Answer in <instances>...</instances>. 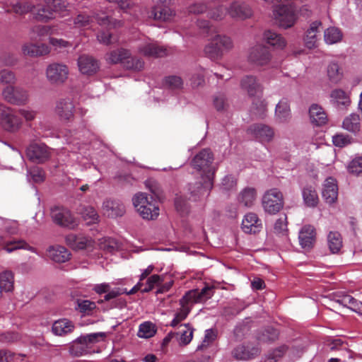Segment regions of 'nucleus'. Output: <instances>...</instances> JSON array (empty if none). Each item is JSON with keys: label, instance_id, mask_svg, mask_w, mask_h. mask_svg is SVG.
<instances>
[{"label": "nucleus", "instance_id": "obj_57", "mask_svg": "<svg viewBox=\"0 0 362 362\" xmlns=\"http://www.w3.org/2000/svg\"><path fill=\"white\" fill-rule=\"evenodd\" d=\"M28 175L35 183H42L45 180V173L40 167L34 166L28 170Z\"/></svg>", "mask_w": 362, "mask_h": 362}, {"label": "nucleus", "instance_id": "obj_26", "mask_svg": "<svg viewBox=\"0 0 362 362\" xmlns=\"http://www.w3.org/2000/svg\"><path fill=\"white\" fill-rule=\"evenodd\" d=\"M47 255L55 262L63 263L70 259L71 253L64 246L56 245L48 247Z\"/></svg>", "mask_w": 362, "mask_h": 362}, {"label": "nucleus", "instance_id": "obj_56", "mask_svg": "<svg viewBox=\"0 0 362 362\" xmlns=\"http://www.w3.org/2000/svg\"><path fill=\"white\" fill-rule=\"evenodd\" d=\"M330 96L339 105L347 106L351 103L348 95L341 89H335L332 90Z\"/></svg>", "mask_w": 362, "mask_h": 362}, {"label": "nucleus", "instance_id": "obj_2", "mask_svg": "<svg viewBox=\"0 0 362 362\" xmlns=\"http://www.w3.org/2000/svg\"><path fill=\"white\" fill-rule=\"evenodd\" d=\"M132 202L134 208L142 218L150 221L158 216V202L152 196L148 197L146 193L139 192L133 197Z\"/></svg>", "mask_w": 362, "mask_h": 362}, {"label": "nucleus", "instance_id": "obj_41", "mask_svg": "<svg viewBox=\"0 0 362 362\" xmlns=\"http://www.w3.org/2000/svg\"><path fill=\"white\" fill-rule=\"evenodd\" d=\"M305 204L308 207H315L318 203V196L315 188L310 185L303 187L302 191Z\"/></svg>", "mask_w": 362, "mask_h": 362}, {"label": "nucleus", "instance_id": "obj_37", "mask_svg": "<svg viewBox=\"0 0 362 362\" xmlns=\"http://www.w3.org/2000/svg\"><path fill=\"white\" fill-rule=\"evenodd\" d=\"M78 213L88 225L94 224L99 221V215L95 209L91 206H80Z\"/></svg>", "mask_w": 362, "mask_h": 362}, {"label": "nucleus", "instance_id": "obj_13", "mask_svg": "<svg viewBox=\"0 0 362 362\" xmlns=\"http://www.w3.org/2000/svg\"><path fill=\"white\" fill-rule=\"evenodd\" d=\"M274 16L280 27L291 28L296 21V15L293 9L288 6H278L274 10Z\"/></svg>", "mask_w": 362, "mask_h": 362}, {"label": "nucleus", "instance_id": "obj_7", "mask_svg": "<svg viewBox=\"0 0 362 362\" xmlns=\"http://www.w3.org/2000/svg\"><path fill=\"white\" fill-rule=\"evenodd\" d=\"M49 83L54 86H61L66 83L69 75V69L64 63L53 62L49 64L45 71Z\"/></svg>", "mask_w": 362, "mask_h": 362}, {"label": "nucleus", "instance_id": "obj_40", "mask_svg": "<svg viewBox=\"0 0 362 362\" xmlns=\"http://www.w3.org/2000/svg\"><path fill=\"white\" fill-rule=\"evenodd\" d=\"M327 75L329 82L336 84L341 80L343 71L338 63L332 62L327 66Z\"/></svg>", "mask_w": 362, "mask_h": 362}, {"label": "nucleus", "instance_id": "obj_24", "mask_svg": "<svg viewBox=\"0 0 362 362\" xmlns=\"http://www.w3.org/2000/svg\"><path fill=\"white\" fill-rule=\"evenodd\" d=\"M78 66L79 71L83 74L92 75L95 74L98 69L99 64L96 59L93 57L83 54L78 59Z\"/></svg>", "mask_w": 362, "mask_h": 362}, {"label": "nucleus", "instance_id": "obj_6", "mask_svg": "<svg viewBox=\"0 0 362 362\" xmlns=\"http://www.w3.org/2000/svg\"><path fill=\"white\" fill-rule=\"evenodd\" d=\"M214 155L209 148L202 149L192 159V167L199 170L203 171L206 177H214L216 168L212 165Z\"/></svg>", "mask_w": 362, "mask_h": 362}, {"label": "nucleus", "instance_id": "obj_38", "mask_svg": "<svg viewBox=\"0 0 362 362\" xmlns=\"http://www.w3.org/2000/svg\"><path fill=\"white\" fill-rule=\"evenodd\" d=\"M193 330V328L189 324L181 325L179 327V331L175 332V334L180 344L187 345L192 341Z\"/></svg>", "mask_w": 362, "mask_h": 362}, {"label": "nucleus", "instance_id": "obj_46", "mask_svg": "<svg viewBox=\"0 0 362 362\" xmlns=\"http://www.w3.org/2000/svg\"><path fill=\"white\" fill-rule=\"evenodd\" d=\"M99 248L107 253H114L120 248V244L114 238H104L99 240Z\"/></svg>", "mask_w": 362, "mask_h": 362}, {"label": "nucleus", "instance_id": "obj_64", "mask_svg": "<svg viewBox=\"0 0 362 362\" xmlns=\"http://www.w3.org/2000/svg\"><path fill=\"white\" fill-rule=\"evenodd\" d=\"M349 171L355 175H362V158L354 159L349 165Z\"/></svg>", "mask_w": 362, "mask_h": 362}, {"label": "nucleus", "instance_id": "obj_5", "mask_svg": "<svg viewBox=\"0 0 362 362\" xmlns=\"http://www.w3.org/2000/svg\"><path fill=\"white\" fill-rule=\"evenodd\" d=\"M233 47L231 39L226 35H216L205 47V54L212 59L222 57L223 52L231 49Z\"/></svg>", "mask_w": 362, "mask_h": 362}, {"label": "nucleus", "instance_id": "obj_30", "mask_svg": "<svg viewBox=\"0 0 362 362\" xmlns=\"http://www.w3.org/2000/svg\"><path fill=\"white\" fill-rule=\"evenodd\" d=\"M174 15L175 12L169 7V5L156 4L151 11V16L155 20L162 21H170Z\"/></svg>", "mask_w": 362, "mask_h": 362}, {"label": "nucleus", "instance_id": "obj_15", "mask_svg": "<svg viewBox=\"0 0 362 362\" xmlns=\"http://www.w3.org/2000/svg\"><path fill=\"white\" fill-rule=\"evenodd\" d=\"M247 132L261 142H270L274 136V129L264 124H253L249 127Z\"/></svg>", "mask_w": 362, "mask_h": 362}, {"label": "nucleus", "instance_id": "obj_59", "mask_svg": "<svg viewBox=\"0 0 362 362\" xmlns=\"http://www.w3.org/2000/svg\"><path fill=\"white\" fill-rule=\"evenodd\" d=\"M35 18L38 21L47 22L54 18V14L52 10L45 5V7L38 9L35 15Z\"/></svg>", "mask_w": 362, "mask_h": 362}, {"label": "nucleus", "instance_id": "obj_3", "mask_svg": "<svg viewBox=\"0 0 362 362\" xmlns=\"http://www.w3.org/2000/svg\"><path fill=\"white\" fill-rule=\"evenodd\" d=\"M106 60L109 64H121L127 69L137 71L142 70L144 66L142 59L133 57L130 52L124 48L112 50L107 54Z\"/></svg>", "mask_w": 362, "mask_h": 362}, {"label": "nucleus", "instance_id": "obj_17", "mask_svg": "<svg viewBox=\"0 0 362 362\" xmlns=\"http://www.w3.org/2000/svg\"><path fill=\"white\" fill-rule=\"evenodd\" d=\"M213 178L205 176L202 177L204 182H196L195 183H190L189 185V191L191 195L195 199L204 195L208 196L213 186Z\"/></svg>", "mask_w": 362, "mask_h": 362}, {"label": "nucleus", "instance_id": "obj_62", "mask_svg": "<svg viewBox=\"0 0 362 362\" xmlns=\"http://www.w3.org/2000/svg\"><path fill=\"white\" fill-rule=\"evenodd\" d=\"M175 207L182 216H185L189 213L188 204L182 197H176L175 199Z\"/></svg>", "mask_w": 362, "mask_h": 362}, {"label": "nucleus", "instance_id": "obj_45", "mask_svg": "<svg viewBox=\"0 0 362 362\" xmlns=\"http://www.w3.org/2000/svg\"><path fill=\"white\" fill-rule=\"evenodd\" d=\"M13 284V273H0V298L2 296L4 291H12L14 287Z\"/></svg>", "mask_w": 362, "mask_h": 362}, {"label": "nucleus", "instance_id": "obj_32", "mask_svg": "<svg viewBox=\"0 0 362 362\" xmlns=\"http://www.w3.org/2000/svg\"><path fill=\"white\" fill-rule=\"evenodd\" d=\"M74 325L67 319H60L55 321L52 327L54 334L57 336H64L73 332Z\"/></svg>", "mask_w": 362, "mask_h": 362}, {"label": "nucleus", "instance_id": "obj_22", "mask_svg": "<svg viewBox=\"0 0 362 362\" xmlns=\"http://www.w3.org/2000/svg\"><path fill=\"white\" fill-rule=\"evenodd\" d=\"M262 228V221L258 218L256 214L250 212L245 216L242 221V229L245 233L256 234L259 233Z\"/></svg>", "mask_w": 362, "mask_h": 362}, {"label": "nucleus", "instance_id": "obj_35", "mask_svg": "<svg viewBox=\"0 0 362 362\" xmlns=\"http://www.w3.org/2000/svg\"><path fill=\"white\" fill-rule=\"evenodd\" d=\"M275 115L281 122H285L291 118L290 104L287 99L283 98L276 106Z\"/></svg>", "mask_w": 362, "mask_h": 362}, {"label": "nucleus", "instance_id": "obj_34", "mask_svg": "<svg viewBox=\"0 0 362 362\" xmlns=\"http://www.w3.org/2000/svg\"><path fill=\"white\" fill-rule=\"evenodd\" d=\"M159 281V276L157 274H154L151 276L146 280V285L144 286V284L139 281L136 285H135L130 291H127L124 293L127 295H132L136 293L138 291H141L142 293H147L151 291L155 284H157Z\"/></svg>", "mask_w": 362, "mask_h": 362}, {"label": "nucleus", "instance_id": "obj_9", "mask_svg": "<svg viewBox=\"0 0 362 362\" xmlns=\"http://www.w3.org/2000/svg\"><path fill=\"white\" fill-rule=\"evenodd\" d=\"M284 204L283 194L276 188L267 191L262 197L263 208L269 214H276L283 209Z\"/></svg>", "mask_w": 362, "mask_h": 362}, {"label": "nucleus", "instance_id": "obj_47", "mask_svg": "<svg viewBox=\"0 0 362 362\" xmlns=\"http://www.w3.org/2000/svg\"><path fill=\"white\" fill-rule=\"evenodd\" d=\"M256 198V191L253 188L245 189L238 197V201L246 207L252 206Z\"/></svg>", "mask_w": 362, "mask_h": 362}, {"label": "nucleus", "instance_id": "obj_11", "mask_svg": "<svg viewBox=\"0 0 362 362\" xmlns=\"http://www.w3.org/2000/svg\"><path fill=\"white\" fill-rule=\"evenodd\" d=\"M272 56L269 48L263 45L252 47L248 54V60L256 66L267 65L272 60Z\"/></svg>", "mask_w": 362, "mask_h": 362}, {"label": "nucleus", "instance_id": "obj_10", "mask_svg": "<svg viewBox=\"0 0 362 362\" xmlns=\"http://www.w3.org/2000/svg\"><path fill=\"white\" fill-rule=\"evenodd\" d=\"M51 216L54 222L60 226L74 228L77 226L75 218L71 211L66 208L60 206L52 208Z\"/></svg>", "mask_w": 362, "mask_h": 362}, {"label": "nucleus", "instance_id": "obj_19", "mask_svg": "<svg viewBox=\"0 0 362 362\" xmlns=\"http://www.w3.org/2000/svg\"><path fill=\"white\" fill-rule=\"evenodd\" d=\"M139 52L147 57L160 58L169 54L168 49L157 43H146L139 47Z\"/></svg>", "mask_w": 362, "mask_h": 362}, {"label": "nucleus", "instance_id": "obj_51", "mask_svg": "<svg viewBox=\"0 0 362 362\" xmlns=\"http://www.w3.org/2000/svg\"><path fill=\"white\" fill-rule=\"evenodd\" d=\"M146 187L150 190L152 197L156 200L159 201L163 199V190L161 189L159 184L154 180L149 179L145 182Z\"/></svg>", "mask_w": 362, "mask_h": 362}, {"label": "nucleus", "instance_id": "obj_31", "mask_svg": "<svg viewBox=\"0 0 362 362\" xmlns=\"http://www.w3.org/2000/svg\"><path fill=\"white\" fill-rule=\"evenodd\" d=\"M310 121L316 126H322L327 123V116L323 108L317 104H313L309 109Z\"/></svg>", "mask_w": 362, "mask_h": 362}, {"label": "nucleus", "instance_id": "obj_8", "mask_svg": "<svg viewBox=\"0 0 362 362\" xmlns=\"http://www.w3.org/2000/svg\"><path fill=\"white\" fill-rule=\"evenodd\" d=\"M0 124L4 129L13 132L21 128L22 119L19 117L18 111L0 105Z\"/></svg>", "mask_w": 362, "mask_h": 362}, {"label": "nucleus", "instance_id": "obj_42", "mask_svg": "<svg viewBox=\"0 0 362 362\" xmlns=\"http://www.w3.org/2000/svg\"><path fill=\"white\" fill-rule=\"evenodd\" d=\"M264 40L267 44L276 48H283L286 46L284 37L272 30H267L264 33Z\"/></svg>", "mask_w": 362, "mask_h": 362}, {"label": "nucleus", "instance_id": "obj_61", "mask_svg": "<svg viewBox=\"0 0 362 362\" xmlns=\"http://www.w3.org/2000/svg\"><path fill=\"white\" fill-rule=\"evenodd\" d=\"M237 185L236 179L231 175H226L222 180L221 188L223 191H232L235 189Z\"/></svg>", "mask_w": 362, "mask_h": 362}, {"label": "nucleus", "instance_id": "obj_39", "mask_svg": "<svg viewBox=\"0 0 362 362\" xmlns=\"http://www.w3.org/2000/svg\"><path fill=\"white\" fill-rule=\"evenodd\" d=\"M342 127L350 132H358L361 129L360 116L356 113L349 115L344 119Z\"/></svg>", "mask_w": 362, "mask_h": 362}, {"label": "nucleus", "instance_id": "obj_16", "mask_svg": "<svg viewBox=\"0 0 362 362\" xmlns=\"http://www.w3.org/2000/svg\"><path fill=\"white\" fill-rule=\"evenodd\" d=\"M299 243L305 251H310L313 248L316 241V231L311 225H305L302 227L298 235Z\"/></svg>", "mask_w": 362, "mask_h": 362}, {"label": "nucleus", "instance_id": "obj_55", "mask_svg": "<svg viewBox=\"0 0 362 362\" xmlns=\"http://www.w3.org/2000/svg\"><path fill=\"white\" fill-rule=\"evenodd\" d=\"M44 2L53 13L65 11L68 6V4L64 0H44Z\"/></svg>", "mask_w": 362, "mask_h": 362}, {"label": "nucleus", "instance_id": "obj_1", "mask_svg": "<svg viewBox=\"0 0 362 362\" xmlns=\"http://www.w3.org/2000/svg\"><path fill=\"white\" fill-rule=\"evenodd\" d=\"M212 288L204 286L202 289H193L187 291L180 300V309L175 314V317L180 322L184 320L191 311L194 303H202L211 297Z\"/></svg>", "mask_w": 362, "mask_h": 362}, {"label": "nucleus", "instance_id": "obj_20", "mask_svg": "<svg viewBox=\"0 0 362 362\" xmlns=\"http://www.w3.org/2000/svg\"><path fill=\"white\" fill-rule=\"evenodd\" d=\"M227 13L233 18L245 19L252 16L251 8L243 2L234 1L227 8Z\"/></svg>", "mask_w": 362, "mask_h": 362}, {"label": "nucleus", "instance_id": "obj_44", "mask_svg": "<svg viewBox=\"0 0 362 362\" xmlns=\"http://www.w3.org/2000/svg\"><path fill=\"white\" fill-rule=\"evenodd\" d=\"M279 331L272 327H267L258 332L257 339L260 342H273L279 337Z\"/></svg>", "mask_w": 362, "mask_h": 362}, {"label": "nucleus", "instance_id": "obj_33", "mask_svg": "<svg viewBox=\"0 0 362 362\" xmlns=\"http://www.w3.org/2000/svg\"><path fill=\"white\" fill-rule=\"evenodd\" d=\"M321 25V22L317 21L313 22L310 24L309 28L306 31V35L304 38L307 47L311 49L316 47L317 33H320L319 28Z\"/></svg>", "mask_w": 362, "mask_h": 362}, {"label": "nucleus", "instance_id": "obj_36", "mask_svg": "<svg viewBox=\"0 0 362 362\" xmlns=\"http://www.w3.org/2000/svg\"><path fill=\"white\" fill-rule=\"evenodd\" d=\"M65 240L66 243L74 250H83L90 243V240L87 238L73 233L67 235Z\"/></svg>", "mask_w": 362, "mask_h": 362}, {"label": "nucleus", "instance_id": "obj_53", "mask_svg": "<svg viewBox=\"0 0 362 362\" xmlns=\"http://www.w3.org/2000/svg\"><path fill=\"white\" fill-rule=\"evenodd\" d=\"M156 332L154 325L151 322H145L140 325L138 336L141 338H150Z\"/></svg>", "mask_w": 362, "mask_h": 362}, {"label": "nucleus", "instance_id": "obj_58", "mask_svg": "<svg viewBox=\"0 0 362 362\" xmlns=\"http://www.w3.org/2000/svg\"><path fill=\"white\" fill-rule=\"evenodd\" d=\"M216 332L214 329H206L205 332L204 338L200 345L197 347L198 350H204L206 349L211 344H212L215 339H216Z\"/></svg>", "mask_w": 362, "mask_h": 362}, {"label": "nucleus", "instance_id": "obj_60", "mask_svg": "<svg viewBox=\"0 0 362 362\" xmlns=\"http://www.w3.org/2000/svg\"><path fill=\"white\" fill-rule=\"evenodd\" d=\"M332 142L335 146L342 148L351 143V137L349 135L338 134L333 136Z\"/></svg>", "mask_w": 362, "mask_h": 362}, {"label": "nucleus", "instance_id": "obj_52", "mask_svg": "<svg viewBox=\"0 0 362 362\" xmlns=\"http://www.w3.org/2000/svg\"><path fill=\"white\" fill-rule=\"evenodd\" d=\"M251 111L257 117H263L267 112V103L261 98H255L252 102Z\"/></svg>", "mask_w": 362, "mask_h": 362}, {"label": "nucleus", "instance_id": "obj_21", "mask_svg": "<svg viewBox=\"0 0 362 362\" xmlns=\"http://www.w3.org/2000/svg\"><path fill=\"white\" fill-rule=\"evenodd\" d=\"M50 47L45 44L25 43L22 46V53L25 57H40L49 54Z\"/></svg>", "mask_w": 362, "mask_h": 362}, {"label": "nucleus", "instance_id": "obj_18", "mask_svg": "<svg viewBox=\"0 0 362 362\" xmlns=\"http://www.w3.org/2000/svg\"><path fill=\"white\" fill-rule=\"evenodd\" d=\"M27 156L34 163H42L49 158L47 147L41 144H31L27 148Z\"/></svg>", "mask_w": 362, "mask_h": 362}, {"label": "nucleus", "instance_id": "obj_12", "mask_svg": "<svg viewBox=\"0 0 362 362\" xmlns=\"http://www.w3.org/2000/svg\"><path fill=\"white\" fill-rule=\"evenodd\" d=\"M2 96L8 103L18 105L25 104L28 98L27 90L23 88L12 86H8L4 88Z\"/></svg>", "mask_w": 362, "mask_h": 362}, {"label": "nucleus", "instance_id": "obj_29", "mask_svg": "<svg viewBox=\"0 0 362 362\" xmlns=\"http://www.w3.org/2000/svg\"><path fill=\"white\" fill-rule=\"evenodd\" d=\"M103 209L109 217L122 216L124 212V206L115 200L106 199L103 204Z\"/></svg>", "mask_w": 362, "mask_h": 362}, {"label": "nucleus", "instance_id": "obj_50", "mask_svg": "<svg viewBox=\"0 0 362 362\" xmlns=\"http://www.w3.org/2000/svg\"><path fill=\"white\" fill-rule=\"evenodd\" d=\"M4 249L8 252H11L19 249L33 250V248L23 240H17L6 243Z\"/></svg>", "mask_w": 362, "mask_h": 362}, {"label": "nucleus", "instance_id": "obj_43", "mask_svg": "<svg viewBox=\"0 0 362 362\" xmlns=\"http://www.w3.org/2000/svg\"><path fill=\"white\" fill-rule=\"evenodd\" d=\"M327 245L330 252L338 253L342 247V238L337 231H331L327 235Z\"/></svg>", "mask_w": 362, "mask_h": 362}, {"label": "nucleus", "instance_id": "obj_63", "mask_svg": "<svg viewBox=\"0 0 362 362\" xmlns=\"http://www.w3.org/2000/svg\"><path fill=\"white\" fill-rule=\"evenodd\" d=\"M97 39L105 45H111L117 41V37H114L111 33L106 31H100L97 35Z\"/></svg>", "mask_w": 362, "mask_h": 362}, {"label": "nucleus", "instance_id": "obj_23", "mask_svg": "<svg viewBox=\"0 0 362 362\" xmlns=\"http://www.w3.org/2000/svg\"><path fill=\"white\" fill-rule=\"evenodd\" d=\"M240 86L250 97H254L261 93L263 89L257 77L251 75L245 76L241 79Z\"/></svg>", "mask_w": 362, "mask_h": 362}, {"label": "nucleus", "instance_id": "obj_54", "mask_svg": "<svg viewBox=\"0 0 362 362\" xmlns=\"http://www.w3.org/2000/svg\"><path fill=\"white\" fill-rule=\"evenodd\" d=\"M98 23L101 25H107L110 28H119L123 25V22L116 19L110 18L105 14H96L95 16Z\"/></svg>", "mask_w": 362, "mask_h": 362}, {"label": "nucleus", "instance_id": "obj_27", "mask_svg": "<svg viewBox=\"0 0 362 362\" xmlns=\"http://www.w3.org/2000/svg\"><path fill=\"white\" fill-rule=\"evenodd\" d=\"M322 194L327 203L333 204L336 202L338 196V187L334 178L328 177L325 180Z\"/></svg>", "mask_w": 362, "mask_h": 362}, {"label": "nucleus", "instance_id": "obj_48", "mask_svg": "<svg viewBox=\"0 0 362 362\" xmlns=\"http://www.w3.org/2000/svg\"><path fill=\"white\" fill-rule=\"evenodd\" d=\"M324 37L327 43L332 45L341 41L342 34L339 29L332 27L325 30Z\"/></svg>", "mask_w": 362, "mask_h": 362}, {"label": "nucleus", "instance_id": "obj_49", "mask_svg": "<svg viewBox=\"0 0 362 362\" xmlns=\"http://www.w3.org/2000/svg\"><path fill=\"white\" fill-rule=\"evenodd\" d=\"M163 86L171 90H181L183 88V81L178 76H169L163 79Z\"/></svg>", "mask_w": 362, "mask_h": 362}, {"label": "nucleus", "instance_id": "obj_4", "mask_svg": "<svg viewBox=\"0 0 362 362\" xmlns=\"http://www.w3.org/2000/svg\"><path fill=\"white\" fill-rule=\"evenodd\" d=\"M105 337V334L104 332L91 333L81 336L73 341L69 347V352L74 356L95 353L94 344L98 343L100 339H103Z\"/></svg>", "mask_w": 362, "mask_h": 362}, {"label": "nucleus", "instance_id": "obj_14", "mask_svg": "<svg viewBox=\"0 0 362 362\" xmlns=\"http://www.w3.org/2000/svg\"><path fill=\"white\" fill-rule=\"evenodd\" d=\"M75 105L69 98H60L56 102L54 113L61 121L69 122L74 117Z\"/></svg>", "mask_w": 362, "mask_h": 362}, {"label": "nucleus", "instance_id": "obj_28", "mask_svg": "<svg viewBox=\"0 0 362 362\" xmlns=\"http://www.w3.org/2000/svg\"><path fill=\"white\" fill-rule=\"evenodd\" d=\"M335 301L356 313H361L362 312V303L349 294L343 293L337 294Z\"/></svg>", "mask_w": 362, "mask_h": 362}, {"label": "nucleus", "instance_id": "obj_25", "mask_svg": "<svg viewBox=\"0 0 362 362\" xmlns=\"http://www.w3.org/2000/svg\"><path fill=\"white\" fill-rule=\"evenodd\" d=\"M259 349L256 346H238L232 352L233 356L237 360H250L258 356Z\"/></svg>", "mask_w": 362, "mask_h": 362}]
</instances>
